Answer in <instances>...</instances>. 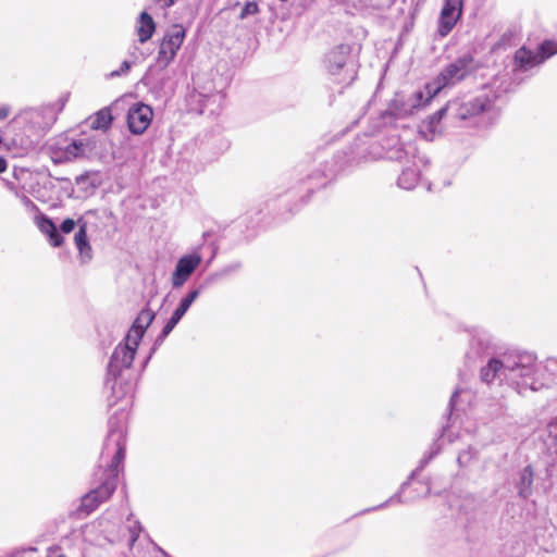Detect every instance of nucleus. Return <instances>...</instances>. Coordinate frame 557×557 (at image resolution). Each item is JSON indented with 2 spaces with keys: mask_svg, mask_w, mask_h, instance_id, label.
I'll return each instance as SVG.
<instances>
[{
  "mask_svg": "<svg viewBox=\"0 0 557 557\" xmlns=\"http://www.w3.org/2000/svg\"><path fill=\"white\" fill-rule=\"evenodd\" d=\"M125 422L124 410L109 420V434L101 454V459L108 462V469L104 472L103 482L82 498L79 510L87 515L109 499L116 488L119 466L124 459L125 451Z\"/></svg>",
  "mask_w": 557,
  "mask_h": 557,
  "instance_id": "1",
  "label": "nucleus"
},
{
  "mask_svg": "<svg viewBox=\"0 0 557 557\" xmlns=\"http://www.w3.org/2000/svg\"><path fill=\"white\" fill-rule=\"evenodd\" d=\"M506 382L515 385L518 393L539 391L548 386L553 379L542 363H537L530 354L505 356Z\"/></svg>",
  "mask_w": 557,
  "mask_h": 557,
  "instance_id": "2",
  "label": "nucleus"
},
{
  "mask_svg": "<svg viewBox=\"0 0 557 557\" xmlns=\"http://www.w3.org/2000/svg\"><path fill=\"white\" fill-rule=\"evenodd\" d=\"M154 319V312L150 309H143L133 325L128 330L124 342L120 343L109 362V372L116 376L123 369H128L135 358L139 343L147 327Z\"/></svg>",
  "mask_w": 557,
  "mask_h": 557,
  "instance_id": "3",
  "label": "nucleus"
},
{
  "mask_svg": "<svg viewBox=\"0 0 557 557\" xmlns=\"http://www.w3.org/2000/svg\"><path fill=\"white\" fill-rule=\"evenodd\" d=\"M388 158L404 163L398 177V186L406 190L413 189L420 180V166L424 164L423 158L418 156L416 146L411 143L401 145L391 151Z\"/></svg>",
  "mask_w": 557,
  "mask_h": 557,
  "instance_id": "4",
  "label": "nucleus"
},
{
  "mask_svg": "<svg viewBox=\"0 0 557 557\" xmlns=\"http://www.w3.org/2000/svg\"><path fill=\"white\" fill-rule=\"evenodd\" d=\"M324 69L339 84H349L355 79V64L350 57V47L339 45L324 57Z\"/></svg>",
  "mask_w": 557,
  "mask_h": 557,
  "instance_id": "5",
  "label": "nucleus"
},
{
  "mask_svg": "<svg viewBox=\"0 0 557 557\" xmlns=\"http://www.w3.org/2000/svg\"><path fill=\"white\" fill-rule=\"evenodd\" d=\"M96 148V140L79 138L69 141L59 140L50 146L51 159L54 163L71 162L77 158L88 157Z\"/></svg>",
  "mask_w": 557,
  "mask_h": 557,
  "instance_id": "6",
  "label": "nucleus"
},
{
  "mask_svg": "<svg viewBox=\"0 0 557 557\" xmlns=\"http://www.w3.org/2000/svg\"><path fill=\"white\" fill-rule=\"evenodd\" d=\"M473 70V58L465 55L447 65L438 76L431 82L433 90L437 94L445 87L453 86L462 81Z\"/></svg>",
  "mask_w": 557,
  "mask_h": 557,
  "instance_id": "7",
  "label": "nucleus"
},
{
  "mask_svg": "<svg viewBox=\"0 0 557 557\" xmlns=\"http://www.w3.org/2000/svg\"><path fill=\"white\" fill-rule=\"evenodd\" d=\"M185 37L186 29L180 24H175L166 30L160 44L157 58V62L162 69L169 66L175 59Z\"/></svg>",
  "mask_w": 557,
  "mask_h": 557,
  "instance_id": "8",
  "label": "nucleus"
},
{
  "mask_svg": "<svg viewBox=\"0 0 557 557\" xmlns=\"http://www.w3.org/2000/svg\"><path fill=\"white\" fill-rule=\"evenodd\" d=\"M491 108V100L485 95L474 98L455 99L448 102L449 113L459 120H468L485 113Z\"/></svg>",
  "mask_w": 557,
  "mask_h": 557,
  "instance_id": "9",
  "label": "nucleus"
},
{
  "mask_svg": "<svg viewBox=\"0 0 557 557\" xmlns=\"http://www.w3.org/2000/svg\"><path fill=\"white\" fill-rule=\"evenodd\" d=\"M436 95L437 92L433 90L431 83H428L422 89L414 91L406 98L397 95L393 101L396 114L400 116L412 114L414 110L428 104Z\"/></svg>",
  "mask_w": 557,
  "mask_h": 557,
  "instance_id": "10",
  "label": "nucleus"
},
{
  "mask_svg": "<svg viewBox=\"0 0 557 557\" xmlns=\"http://www.w3.org/2000/svg\"><path fill=\"white\" fill-rule=\"evenodd\" d=\"M202 261L201 256L198 252H191L182 256L171 275V284L173 288L182 287L197 270Z\"/></svg>",
  "mask_w": 557,
  "mask_h": 557,
  "instance_id": "11",
  "label": "nucleus"
},
{
  "mask_svg": "<svg viewBox=\"0 0 557 557\" xmlns=\"http://www.w3.org/2000/svg\"><path fill=\"white\" fill-rule=\"evenodd\" d=\"M462 5L463 0H444L438 18V34L442 37L447 36L453 30L461 16Z\"/></svg>",
  "mask_w": 557,
  "mask_h": 557,
  "instance_id": "12",
  "label": "nucleus"
},
{
  "mask_svg": "<svg viewBox=\"0 0 557 557\" xmlns=\"http://www.w3.org/2000/svg\"><path fill=\"white\" fill-rule=\"evenodd\" d=\"M152 109L144 103H137L128 110L127 124L133 134H143L152 121Z\"/></svg>",
  "mask_w": 557,
  "mask_h": 557,
  "instance_id": "13",
  "label": "nucleus"
},
{
  "mask_svg": "<svg viewBox=\"0 0 557 557\" xmlns=\"http://www.w3.org/2000/svg\"><path fill=\"white\" fill-rule=\"evenodd\" d=\"M200 289L195 288L187 293L186 296H184L177 308L174 310L172 317L169 319V321L165 323L161 334L156 341V344L161 343L176 326V324L181 321V319L185 315V313L188 311L193 302L199 297Z\"/></svg>",
  "mask_w": 557,
  "mask_h": 557,
  "instance_id": "14",
  "label": "nucleus"
},
{
  "mask_svg": "<svg viewBox=\"0 0 557 557\" xmlns=\"http://www.w3.org/2000/svg\"><path fill=\"white\" fill-rule=\"evenodd\" d=\"M543 61L539 51L534 52L532 50L522 47L518 49L515 53V71L525 72L530 69L541 64Z\"/></svg>",
  "mask_w": 557,
  "mask_h": 557,
  "instance_id": "15",
  "label": "nucleus"
},
{
  "mask_svg": "<svg viewBox=\"0 0 557 557\" xmlns=\"http://www.w3.org/2000/svg\"><path fill=\"white\" fill-rule=\"evenodd\" d=\"M505 357L503 359H491L488 363L481 369V379L485 383H492L495 380L506 381Z\"/></svg>",
  "mask_w": 557,
  "mask_h": 557,
  "instance_id": "16",
  "label": "nucleus"
},
{
  "mask_svg": "<svg viewBox=\"0 0 557 557\" xmlns=\"http://www.w3.org/2000/svg\"><path fill=\"white\" fill-rule=\"evenodd\" d=\"M36 225L39 231L49 237L50 244L53 247H59L63 243L62 236L58 233L57 226L51 219L41 214L36 218Z\"/></svg>",
  "mask_w": 557,
  "mask_h": 557,
  "instance_id": "17",
  "label": "nucleus"
},
{
  "mask_svg": "<svg viewBox=\"0 0 557 557\" xmlns=\"http://www.w3.org/2000/svg\"><path fill=\"white\" fill-rule=\"evenodd\" d=\"M490 341L484 333H476L470 341V347L466 352V357L474 361L487 352Z\"/></svg>",
  "mask_w": 557,
  "mask_h": 557,
  "instance_id": "18",
  "label": "nucleus"
},
{
  "mask_svg": "<svg viewBox=\"0 0 557 557\" xmlns=\"http://www.w3.org/2000/svg\"><path fill=\"white\" fill-rule=\"evenodd\" d=\"M156 30V24L151 15L147 12H141L136 24V34L138 41L144 44L148 41Z\"/></svg>",
  "mask_w": 557,
  "mask_h": 557,
  "instance_id": "19",
  "label": "nucleus"
},
{
  "mask_svg": "<svg viewBox=\"0 0 557 557\" xmlns=\"http://www.w3.org/2000/svg\"><path fill=\"white\" fill-rule=\"evenodd\" d=\"M112 114L109 108H103L88 119L89 126L96 131H107L112 124Z\"/></svg>",
  "mask_w": 557,
  "mask_h": 557,
  "instance_id": "20",
  "label": "nucleus"
},
{
  "mask_svg": "<svg viewBox=\"0 0 557 557\" xmlns=\"http://www.w3.org/2000/svg\"><path fill=\"white\" fill-rule=\"evenodd\" d=\"M75 245L78 249L81 259L83 262H87L91 259V247L87 239L86 225L82 224L74 237Z\"/></svg>",
  "mask_w": 557,
  "mask_h": 557,
  "instance_id": "21",
  "label": "nucleus"
},
{
  "mask_svg": "<svg viewBox=\"0 0 557 557\" xmlns=\"http://www.w3.org/2000/svg\"><path fill=\"white\" fill-rule=\"evenodd\" d=\"M534 480V472L531 466L524 467L520 472L518 483V494L522 498H528L532 494V485Z\"/></svg>",
  "mask_w": 557,
  "mask_h": 557,
  "instance_id": "22",
  "label": "nucleus"
},
{
  "mask_svg": "<svg viewBox=\"0 0 557 557\" xmlns=\"http://www.w3.org/2000/svg\"><path fill=\"white\" fill-rule=\"evenodd\" d=\"M537 51L544 62L557 53V41L552 39L544 40Z\"/></svg>",
  "mask_w": 557,
  "mask_h": 557,
  "instance_id": "23",
  "label": "nucleus"
},
{
  "mask_svg": "<svg viewBox=\"0 0 557 557\" xmlns=\"http://www.w3.org/2000/svg\"><path fill=\"white\" fill-rule=\"evenodd\" d=\"M446 113H449L448 104L446 107L440 109L437 112H435L433 115H431L429 117L428 124L430 126V131L431 132H435L436 131L437 124L440 123V121L443 119V116Z\"/></svg>",
  "mask_w": 557,
  "mask_h": 557,
  "instance_id": "24",
  "label": "nucleus"
},
{
  "mask_svg": "<svg viewBox=\"0 0 557 557\" xmlns=\"http://www.w3.org/2000/svg\"><path fill=\"white\" fill-rule=\"evenodd\" d=\"M128 532H129V547H133L141 532V527H140L139 522L134 521L132 524H129Z\"/></svg>",
  "mask_w": 557,
  "mask_h": 557,
  "instance_id": "25",
  "label": "nucleus"
},
{
  "mask_svg": "<svg viewBox=\"0 0 557 557\" xmlns=\"http://www.w3.org/2000/svg\"><path fill=\"white\" fill-rule=\"evenodd\" d=\"M258 12H259V7H258V4H257L256 2H253V1H250V2H247V3L244 5V8H243V10H242V12H240L239 17H240L242 20H244V18H246V17H247V16H249V15H255V14H257Z\"/></svg>",
  "mask_w": 557,
  "mask_h": 557,
  "instance_id": "26",
  "label": "nucleus"
},
{
  "mask_svg": "<svg viewBox=\"0 0 557 557\" xmlns=\"http://www.w3.org/2000/svg\"><path fill=\"white\" fill-rule=\"evenodd\" d=\"M16 196L20 198V200H21L22 205H23L26 209H28V210H34V209H36V208H37V207H36V205L34 203V201H33V200H30L26 195L16 193Z\"/></svg>",
  "mask_w": 557,
  "mask_h": 557,
  "instance_id": "27",
  "label": "nucleus"
},
{
  "mask_svg": "<svg viewBox=\"0 0 557 557\" xmlns=\"http://www.w3.org/2000/svg\"><path fill=\"white\" fill-rule=\"evenodd\" d=\"M75 227V221L73 219H66L62 222L60 228L62 233L69 234L71 233Z\"/></svg>",
  "mask_w": 557,
  "mask_h": 557,
  "instance_id": "28",
  "label": "nucleus"
},
{
  "mask_svg": "<svg viewBox=\"0 0 557 557\" xmlns=\"http://www.w3.org/2000/svg\"><path fill=\"white\" fill-rule=\"evenodd\" d=\"M129 69H131V63L128 61H124L121 64L120 70L111 72L110 76H112V77L120 76L122 74L127 73L129 71Z\"/></svg>",
  "mask_w": 557,
  "mask_h": 557,
  "instance_id": "29",
  "label": "nucleus"
},
{
  "mask_svg": "<svg viewBox=\"0 0 557 557\" xmlns=\"http://www.w3.org/2000/svg\"><path fill=\"white\" fill-rule=\"evenodd\" d=\"M471 458H472V453L470 450L463 451V453L459 454L457 461L459 465L462 466V465L468 463Z\"/></svg>",
  "mask_w": 557,
  "mask_h": 557,
  "instance_id": "30",
  "label": "nucleus"
},
{
  "mask_svg": "<svg viewBox=\"0 0 557 557\" xmlns=\"http://www.w3.org/2000/svg\"><path fill=\"white\" fill-rule=\"evenodd\" d=\"M10 114V108L8 106H0V121L7 119Z\"/></svg>",
  "mask_w": 557,
  "mask_h": 557,
  "instance_id": "31",
  "label": "nucleus"
},
{
  "mask_svg": "<svg viewBox=\"0 0 557 557\" xmlns=\"http://www.w3.org/2000/svg\"><path fill=\"white\" fill-rule=\"evenodd\" d=\"M462 391L460 388H457L454 394L451 395V398H450V405H456L457 404V398L459 397L460 393Z\"/></svg>",
  "mask_w": 557,
  "mask_h": 557,
  "instance_id": "32",
  "label": "nucleus"
},
{
  "mask_svg": "<svg viewBox=\"0 0 557 557\" xmlns=\"http://www.w3.org/2000/svg\"><path fill=\"white\" fill-rule=\"evenodd\" d=\"M158 3H161L163 8H170L174 4V0H154Z\"/></svg>",
  "mask_w": 557,
  "mask_h": 557,
  "instance_id": "33",
  "label": "nucleus"
},
{
  "mask_svg": "<svg viewBox=\"0 0 557 557\" xmlns=\"http://www.w3.org/2000/svg\"><path fill=\"white\" fill-rule=\"evenodd\" d=\"M8 163L7 160L2 157H0V173H3L7 171Z\"/></svg>",
  "mask_w": 557,
  "mask_h": 557,
  "instance_id": "34",
  "label": "nucleus"
},
{
  "mask_svg": "<svg viewBox=\"0 0 557 557\" xmlns=\"http://www.w3.org/2000/svg\"><path fill=\"white\" fill-rule=\"evenodd\" d=\"M399 500H400L399 495H394L393 497L389 498L388 503L399 502Z\"/></svg>",
  "mask_w": 557,
  "mask_h": 557,
  "instance_id": "35",
  "label": "nucleus"
},
{
  "mask_svg": "<svg viewBox=\"0 0 557 557\" xmlns=\"http://www.w3.org/2000/svg\"><path fill=\"white\" fill-rule=\"evenodd\" d=\"M58 557H66V556H64V555H59Z\"/></svg>",
  "mask_w": 557,
  "mask_h": 557,
  "instance_id": "36",
  "label": "nucleus"
}]
</instances>
